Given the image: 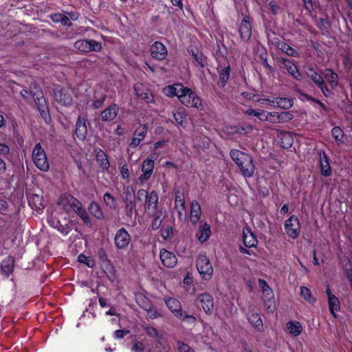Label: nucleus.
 <instances>
[{
    "label": "nucleus",
    "mask_w": 352,
    "mask_h": 352,
    "mask_svg": "<svg viewBox=\"0 0 352 352\" xmlns=\"http://www.w3.org/2000/svg\"><path fill=\"white\" fill-rule=\"evenodd\" d=\"M131 241V237L124 228H119L114 235V245L119 250H126Z\"/></svg>",
    "instance_id": "nucleus-10"
},
{
    "label": "nucleus",
    "mask_w": 352,
    "mask_h": 352,
    "mask_svg": "<svg viewBox=\"0 0 352 352\" xmlns=\"http://www.w3.org/2000/svg\"><path fill=\"white\" fill-rule=\"evenodd\" d=\"M137 199L140 201L144 200V210L147 214H151L159 211L158 194L156 191L152 190L150 193L144 189H140L137 192Z\"/></svg>",
    "instance_id": "nucleus-4"
},
{
    "label": "nucleus",
    "mask_w": 352,
    "mask_h": 352,
    "mask_svg": "<svg viewBox=\"0 0 352 352\" xmlns=\"http://www.w3.org/2000/svg\"><path fill=\"white\" fill-rule=\"evenodd\" d=\"M230 156L244 177L250 178L254 175L255 166L252 157L250 154L238 149H232L230 151Z\"/></svg>",
    "instance_id": "nucleus-2"
},
{
    "label": "nucleus",
    "mask_w": 352,
    "mask_h": 352,
    "mask_svg": "<svg viewBox=\"0 0 352 352\" xmlns=\"http://www.w3.org/2000/svg\"><path fill=\"white\" fill-rule=\"evenodd\" d=\"M121 176L124 179H128L129 177V171L126 164H124L120 170Z\"/></svg>",
    "instance_id": "nucleus-63"
},
{
    "label": "nucleus",
    "mask_w": 352,
    "mask_h": 352,
    "mask_svg": "<svg viewBox=\"0 0 352 352\" xmlns=\"http://www.w3.org/2000/svg\"><path fill=\"white\" fill-rule=\"evenodd\" d=\"M105 99H106V96L103 95L100 98L94 100L91 104L92 108L94 109L100 108L102 106V104H104Z\"/></svg>",
    "instance_id": "nucleus-55"
},
{
    "label": "nucleus",
    "mask_w": 352,
    "mask_h": 352,
    "mask_svg": "<svg viewBox=\"0 0 352 352\" xmlns=\"http://www.w3.org/2000/svg\"><path fill=\"white\" fill-rule=\"evenodd\" d=\"M14 258L12 256H8L3 260L1 264V268L3 273L9 276L12 274L14 269Z\"/></svg>",
    "instance_id": "nucleus-35"
},
{
    "label": "nucleus",
    "mask_w": 352,
    "mask_h": 352,
    "mask_svg": "<svg viewBox=\"0 0 352 352\" xmlns=\"http://www.w3.org/2000/svg\"><path fill=\"white\" fill-rule=\"evenodd\" d=\"M267 119L266 121L272 124L278 123V112H267Z\"/></svg>",
    "instance_id": "nucleus-54"
},
{
    "label": "nucleus",
    "mask_w": 352,
    "mask_h": 352,
    "mask_svg": "<svg viewBox=\"0 0 352 352\" xmlns=\"http://www.w3.org/2000/svg\"><path fill=\"white\" fill-rule=\"evenodd\" d=\"M281 146L285 148H289L293 144V138L291 134L288 132L283 133L281 135Z\"/></svg>",
    "instance_id": "nucleus-46"
},
{
    "label": "nucleus",
    "mask_w": 352,
    "mask_h": 352,
    "mask_svg": "<svg viewBox=\"0 0 352 352\" xmlns=\"http://www.w3.org/2000/svg\"><path fill=\"white\" fill-rule=\"evenodd\" d=\"M178 318L182 320H185L190 324H194L196 322L195 317H194L193 316H191V315H188L184 311L182 312V318Z\"/></svg>",
    "instance_id": "nucleus-57"
},
{
    "label": "nucleus",
    "mask_w": 352,
    "mask_h": 352,
    "mask_svg": "<svg viewBox=\"0 0 352 352\" xmlns=\"http://www.w3.org/2000/svg\"><path fill=\"white\" fill-rule=\"evenodd\" d=\"M160 259L163 265L168 268H173L177 263L175 254L165 249L160 251Z\"/></svg>",
    "instance_id": "nucleus-18"
},
{
    "label": "nucleus",
    "mask_w": 352,
    "mask_h": 352,
    "mask_svg": "<svg viewBox=\"0 0 352 352\" xmlns=\"http://www.w3.org/2000/svg\"><path fill=\"white\" fill-rule=\"evenodd\" d=\"M182 85V84L177 83L173 85L166 86L163 89V93L165 96L168 97L176 96L178 98Z\"/></svg>",
    "instance_id": "nucleus-38"
},
{
    "label": "nucleus",
    "mask_w": 352,
    "mask_h": 352,
    "mask_svg": "<svg viewBox=\"0 0 352 352\" xmlns=\"http://www.w3.org/2000/svg\"><path fill=\"white\" fill-rule=\"evenodd\" d=\"M136 96L144 100L146 103L153 102L154 96L148 88L141 82H137L133 86Z\"/></svg>",
    "instance_id": "nucleus-13"
},
{
    "label": "nucleus",
    "mask_w": 352,
    "mask_h": 352,
    "mask_svg": "<svg viewBox=\"0 0 352 352\" xmlns=\"http://www.w3.org/2000/svg\"><path fill=\"white\" fill-rule=\"evenodd\" d=\"M118 111L119 107L117 104H111L101 112V119L104 121H111L116 118Z\"/></svg>",
    "instance_id": "nucleus-28"
},
{
    "label": "nucleus",
    "mask_w": 352,
    "mask_h": 352,
    "mask_svg": "<svg viewBox=\"0 0 352 352\" xmlns=\"http://www.w3.org/2000/svg\"><path fill=\"white\" fill-rule=\"evenodd\" d=\"M48 223L51 227L56 229L63 235H67L71 231V228L68 225H62L60 221L55 217H50L47 220Z\"/></svg>",
    "instance_id": "nucleus-32"
},
{
    "label": "nucleus",
    "mask_w": 352,
    "mask_h": 352,
    "mask_svg": "<svg viewBox=\"0 0 352 352\" xmlns=\"http://www.w3.org/2000/svg\"><path fill=\"white\" fill-rule=\"evenodd\" d=\"M197 300L201 303L203 310L207 314H210L214 308L213 298L211 295L207 293L199 295Z\"/></svg>",
    "instance_id": "nucleus-20"
},
{
    "label": "nucleus",
    "mask_w": 352,
    "mask_h": 352,
    "mask_svg": "<svg viewBox=\"0 0 352 352\" xmlns=\"http://www.w3.org/2000/svg\"><path fill=\"white\" fill-rule=\"evenodd\" d=\"M10 147L4 143H0V155L7 156L10 153Z\"/></svg>",
    "instance_id": "nucleus-60"
},
{
    "label": "nucleus",
    "mask_w": 352,
    "mask_h": 352,
    "mask_svg": "<svg viewBox=\"0 0 352 352\" xmlns=\"http://www.w3.org/2000/svg\"><path fill=\"white\" fill-rule=\"evenodd\" d=\"M180 102L188 107L195 108L198 110L203 109L201 98L191 89L182 85L178 98Z\"/></svg>",
    "instance_id": "nucleus-3"
},
{
    "label": "nucleus",
    "mask_w": 352,
    "mask_h": 352,
    "mask_svg": "<svg viewBox=\"0 0 352 352\" xmlns=\"http://www.w3.org/2000/svg\"><path fill=\"white\" fill-rule=\"evenodd\" d=\"M98 258L100 261L102 262H107L109 263V261L107 258V255L106 254V252L104 249H100L98 252Z\"/></svg>",
    "instance_id": "nucleus-61"
},
{
    "label": "nucleus",
    "mask_w": 352,
    "mask_h": 352,
    "mask_svg": "<svg viewBox=\"0 0 352 352\" xmlns=\"http://www.w3.org/2000/svg\"><path fill=\"white\" fill-rule=\"evenodd\" d=\"M104 273L106 274L107 277L111 282H113L116 280L114 269L111 263H107V266L106 267Z\"/></svg>",
    "instance_id": "nucleus-52"
},
{
    "label": "nucleus",
    "mask_w": 352,
    "mask_h": 352,
    "mask_svg": "<svg viewBox=\"0 0 352 352\" xmlns=\"http://www.w3.org/2000/svg\"><path fill=\"white\" fill-rule=\"evenodd\" d=\"M178 350L179 352H194L190 346L180 342H178Z\"/></svg>",
    "instance_id": "nucleus-58"
},
{
    "label": "nucleus",
    "mask_w": 352,
    "mask_h": 352,
    "mask_svg": "<svg viewBox=\"0 0 352 352\" xmlns=\"http://www.w3.org/2000/svg\"><path fill=\"white\" fill-rule=\"evenodd\" d=\"M297 93L298 94V98L299 99H300L301 100L304 101V100H307V101H309L311 102H312L313 104V106L315 107V108H317L318 106L320 107L323 110L326 111V107L325 105L321 102L320 100H317V99H315L314 98L311 97V96L307 94H305L303 93L301 90L298 89L297 91Z\"/></svg>",
    "instance_id": "nucleus-36"
},
{
    "label": "nucleus",
    "mask_w": 352,
    "mask_h": 352,
    "mask_svg": "<svg viewBox=\"0 0 352 352\" xmlns=\"http://www.w3.org/2000/svg\"><path fill=\"white\" fill-rule=\"evenodd\" d=\"M266 114L267 111L260 109L257 110L255 117H256L259 120L264 122L267 120Z\"/></svg>",
    "instance_id": "nucleus-62"
},
{
    "label": "nucleus",
    "mask_w": 352,
    "mask_h": 352,
    "mask_svg": "<svg viewBox=\"0 0 352 352\" xmlns=\"http://www.w3.org/2000/svg\"><path fill=\"white\" fill-rule=\"evenodd\" d=\"M148 214L153 217V222L151 224L153 230H157L160 227L162 222L164 218L163 211L159 210Z\"/></svg>",
    "instance_id": "nucleus-39"
},
{
    "label": "nucleus",
    "mask_w": 352,
    "mask_h": 352,
    "mask_svg": "<svg viewBox=\"0 0 352 352\" xmlns=\"http://www.w3.org/2000/svg\"><path fill=\"white\" fill-rule=\"evenodd\" d=\"M164 301L168 309L176 318H182V309L179 301L175 298H165Z\"/></svg>",
    "instance_id": "nucleus-21"
},
{
    "label": "nucleus",
    "mask_w": 352,
    "mask_h": 352,
    "mask_svg": "<svg viewBox=\"0 0 352 352\" xmlns=\"http://www.w3.org/2000/svg\"><path fill=\"white\" fill-rule=\"evenodd\" d=\"M173 118L177 124L184 126L186 115L184 111L177 110L173 112Z\"/></svg>",
    "instance_id": "nucleus-47"
},
{
    "label": "nucleus",
    "mask_w": 352,
    "mask_h": 352,
    "mask_svg": "<svg viewBox=\"0 0 352 352\" xmlns=\"http://www.w3.org/2000/svg\"><path fill=\"white\" fill-rule=\"evenodd\" d=\"M300 228L299 219L295 215H292L284 223V230L286 234L292 239H296L299 236Z\"/></svg>",
    "instance_id": "nucleus-9"
},
{
    "label": "nucleus",
    "mask_w": 352,
    "mask_h": 352,
    "mask_svg": "<svg viewBox=\"0 0 352 352\" xmlns=\"http://www.w3.org/2000/svg\"><path fill=\"white\" fill-rule=\"evenodd\" d=\"M103 200L105 205L111 210L116 209L118 203L116 198L111 195L109 192L104 193L103 196Z\"/></svg>",
    "instance_id": "nucleus-44"
},
{
    "label": "nucleus",
    "mask_w": 352,
    "mask_h": 352,
    "mask_svg": "<svg viewBox=\"0 0 352 352\" xmlns=\"http://www.w3.org/2000/svg\"><path fill=\"white\" fill-rule=\"evenodd\" d=\"M211 235L210 226L206 222L201 221L198 228L196 237L199 242L204 243L208 240Z\"/></svg>",
    "instance_id": "nucleus-19"
},
{
    "label": "nucleus",
    "mask_w": 352,
    "mask_h": 352,
    "mask_svg": "<svg viewBox=\"0 0 352 352\" xmlns=\"http://www.w3.org/2000/svg\"><path fill=\"white\" fill-rule=\"evenodd\" d=\"M88 210L96 219H101L103 218V212L96 202L92 201L88 207Z\"/></svg>",
    "instance_id": "nucleus-40"
},
{
    "label": "nucleus",
    "mask_w": 352,
    "mask_h": 352,
    "mask_svg": "<svg viewBox=\"0 0 352 352\" xmlns=\"http://www.w3.org/2000/svg\"><path fill=\"white\" fill-rule=\"evenodd\" d=\"M31 94L35 104L39 111L42 118L47 122L50 120V116L47 106L46 100L43 96L42 91L40 88L37 87L35 84L30 85Z\"/></svg>",
    "instance_id": "nucleus-6"
},
{
    "label": "nucleus",
    "mask_w": 352,
    "mask_h": 352,
    "mask_svg": "<svg viewBox=\"0 0 352 352\" xmlns=\"http://www.w3.org/2000/svg\"><path fill=\"white\" fill-rule=\"evenodd\" d=\"M247 318L250 323L258 331L263 329V321L257 313L250 311L247 314Z\"/></svg>",
    "instance_id": "nucleus-33"
},
{
    "label": "nucleus",
    "mask_w": 352,
    "mask_h": 352,
    "mask_svg": "<svg viewBox=\"0 0 352 352\" xmlns=\"http://www.w3.org/2000/svg\"><path fill=\"white\" fill-rule=\"evenodd\" d=\"M230 77L229 65L223 67L219 72V80L222 86H224Z\"/></svg>",
    "instance_id": "nucleus-48"
},
{
    "label": "nucleus",
    "mask_w": 352,
    "mask_h": 352,
    "mask_svg": "<svg viewBox=\"0 0 352 352\" xmlns=\"http://www.w3.org/2000/svg\"><path fill=\"white\" fill-rule=\"evenodd\" d=\"M278 123H284L292 120L294 118L293 114L289 111H282L278 113Z\"/></svg>",
    "instance_id": "nucleus-50"
},
{
    "label": "nucleus",
    "mask_w": 352,
    "mask_h": 352,
    "mask_svg": "<svg viewBox=\"0 0 352 352\" xmlns=\"http://www.w3.org/2000/svg\"><path fill=\"white\" fill-rule=\"evenodd\" d=\"M125 212L127 217L131 218L134 212H137L135 209V202L134 199L125 200Z\"/></svg>",
    "instance_id": "nucleus-45"
},
{
    "label": "nucleus",
    "mask_w": 352,
    "mask_h": 352,
    "mask_svg": "<svg viewBox=\"0 0 352 352\" xmlns=\"http://www.w3.org/2000/svg\"><path fill=\"white\" fill-rule=\"evenodd\" d=\"M318 87L321 90V91L322 92V94L325 96V97H327L329 96L330 94V91L329 89H328V87H327V85H325L324 83V81H323L321 84H320Z\"/></svg>",
    "instance_id": "nucleus-64"
},
{
    "label": "nucleus",
    "mask_w": 352,
    "mask_h": 352,
    "mask_svg": "<svg viewBox=\"0 0 352 352\" xmlns=\"http://www.w3.org/2000/svg\"><path fill=\"white\" fill-rule=\"evenodd\" d=\"M331 135L333 138L338 142H342L344 136L342 129L339 126H335L331 130Z\"/></svg>",
    "instance_id": "nucleus-51"
},
{
    "label": "nucleus",
    "mask_w": 352,
    "mask_h": 352,
    "mask_svg": "<svg viewBox=\"0 0 352 352\" xmlns=\"http://www.w3.org/2000/svg\"><path fill=\"white\" fill-rule=\"evenodd\" d=\"M286 329L291 336L298 337L302 331V326L301 323L296 320H291L286 323Z\"/></svg>",
    "instance_id": "nucleus-31"
},
{
    "label": "nucleus",
    "mask_w": 352,
    "mask_h": 352,
    "mask_svg": "<svg viewBox=\"0 0 352 352\" xmlns=\"http://www.w3.org/2000/svg\"><path fill=\"white\" fill-rule=\"evenodd\" d=\"M324 78L333 89H335L337 87L338 83V76L331 69H325Z\"/></svg>",
    "instance_id": "nucleus-37"
},
{
    "label": "nucleus",
    "mask_w": 352,
    "mask_h": 352,
    "mask_svg": "<svg viewBox=\"0 0 352 352\" xmlns=\"http://www.w3.org/2000/svg\"><path fill=\"white\" fill-rule=\"evenodd\" d=\"M32 157L35 166L41 171L46 172L50 168V164L44 148L41 143H38L33 148Z\"/></svg>",
    "instance_id": "nucleus-7"
},
{
    "label": "nucleus",
    "mask_w": 352,
    "mask_h": 352,
    "mask_svg": "<svg viewBox=\"0 0 352 352\" xmlns=\"http://www.w3.org/2000/svg\"><path fill=\"white\" fill-rule=\"evenodd\" d=\"M283 65L287 72L296 80H300L301 74L293 60L284 59Z\"/></svg>",
    "instance_id": "nucleus-30"
},
{
    "label": "nucleus",
    "mask_w": 352,
    "mask_h": 352,
    "mask_svg": "<svg viewBox=\"0 0 352 352\" xmlns=\"http://www.w3.org/2000/svg\"><path fill=\"white\" fill-rule=\"evenodd\" d=\"M243 241L244 245L248 248L256 247L258 242L256 237L248 228L243 229Z\"/></svg>",
    "instance_id": "nucleus-25"
},
{
    "label": "nucleus",
    "mask_w": 352,
    "mask_h": 352,
    "mask_svg": "<svg viewBox=\"0 0 352 352\" xmlns=\"http://www.w3.org/2000/svg\"><path fill=\"white\" fill-rule=\"evenodd\" d=\"M148 132V127L146 124H140L135 129L132 138L130 145L133 147H137L140 142L146 138Z\"/></svg>",
    "instance_id": "nucleus-17"
},
{
    "label": "nucleus",
    "mask_w": 352,
    "mask_h": 352,
    "mask_svg": "<svg viewBox=\"0 0 352 352\" xmlns=\"http://www.w3.org/2000/svg\"><path fill=\"white\" fill-rule=\"evenodd\" d=\"M56 100L64 106H70L73 102V98L69 89L56 88L54 89Z\"/></svg>",
    "instance_id": "nucleus-14"
},
{
    "label": "nucleus",
    "mask_w": 352,
    "mask_h": 352,
    "mask_svg": "<svg viewBox=\"0 0 352 352\" xmlns=\"http://www.w3.org/2000/svg\"><path fill=\"white\" fill-rule=\"evenodd\" d=\"M276 106L283 109H288L293 106V101L288 98H275Z\"/></svg>",
    "instance_id": "nucleus-43"
},
{
    "label": "nucleus",
    "mask_w": 352,
    "mask_h": 352,
    "mask_svg": "<svg viewBox=\"0 0 352 352\" xmlns=\"http://www.w3.org/2000/svg\"><path fill=\"white\" fill-rule=\"evenodd\" d=\"M87 133V129L85 120L79 116L76 123L75 133L79 139L83 140L85 138Z\"/></svg>",
    "instance_id": "nucleus-34"
},
{
    "label": "nucleus",
    "mask_w": 352,
    "mask_h": 352,
    "mask_svg": "<svg viewBox=\"0 0 352 352\" xmlns=\"http://www.w3.org/2000/svg\"><path fill=\"white\" fill-rule=\"evenodd\" d=\"M74 47L77 50L83 52H89L91 51L100 52L102 49V45L100 43L95 40L88 39L76 41L74 43Z\"/></svg>",
    "instance_id": "nucleus-11"
},
{
    "label": "nucleus",
    "mask_w": 352,
    "mask_h": 352,
    "mask_svg": "<svg viewBox=\"0 0 352 352\" xmlns=\"http://www.w3.org/2000/svg\"><path fill=\"white\" fill-rule=\"evenodd\" d=\"M319 163L320 166V173L324 177H328L331 175L332 170L329 164V159L323 151L318 152Z\"/></svg>",
    "instance_id": "nucleus-22"
},
{
    "label": "nucleus",
    "mask_w": 352,
    "mask_h": 352,
    "mask_svg": "<svg viewBox=\"0 0 352 352\" xmlns=\"http://www.w3.org/2000/svg\"><path fill=\"white\" fill-rule=\"evenodd\" d=\"M94 153L96 154V161L100 168L103 170H108L109 168L110 164L105 152L100 148H96L94 149Z\"/></svg>",
    "instance_id": "nucleus-24"
},
{
    "label": "nucleus",
    "mask_w": 352,
    "mask_h": 352,
    "mask_svg": "<svg viewBox=\"0 0 352 352\" xmlns=\"http://www.w3.org/2000/svg\"><path fill=\"white\" fill-rule=\"evenodd\" d=\"M307 74L317 87L324 81L322 76L313 68H309Z\"/></svg>",
    "instance_id": "nucleus-41"
},
{
    "label": "nucleus",
    "mask_w": 352,
    "mask_h": 352,
    "mask_svg": "<svg viewBox=\"0 0 352 352\" xmlns=\"http://www.w3.org/2000/svg\"><path fill=\"white\" fill-rule=\"evenodd\" d=\"M144 344L142 342L135 341L132 346L133 352H142L144 350Z\"/></svg>",
    "instance_id": "nucleus-56"
},
{
    "label": "nucleus",
    "mask_w": 352,
    "mask_h": 352,
    "mask_svg": "<svg viewBox=\"0 0 352 352\" xmlns=\"http://www.w3.org/2000/svg\"><path fill=\"white\" fill-rule=\"evenodd\" d=\"M78 261L80 263L87 265L89 267H94L96 265L95 261L90 257L86 256L85 255L80 254L78 257Z\"/></svg>",
    "instance_id": "nucleus-49"
},
{
    "label": "nucleus",
    "mask_w": 352,
    "mask_h": 352,
    "mask_svg": "<svg viewBox=\"0 0 352 352\" xmlns=\"http://www.w3.org/2000/svg\"><path fill=\"white\" fill-rule=\"evenodd\" d=\"M145 331L146 333L152 338H157L158 337V332L157 329L153 327H145Z\"/></svg>",
    "instance_id": "nucleus-59"
},
{
    "label": "nucleus",
    "mask_w": 352,
    "mask_h": 352,
    "mask_svg": "<svg viewBox=\"0 0 352 352\" xmlns=\"http://www.w3.org/2000/svg\"><path fill=\"white\" fill-rule=\"evenodd\" d=\"M175 208L177 210L179 219H182L186 212V204L184 194L177 191L175 196Z\"/></svg>",
    "instance_id": "nucleus-26"
},
{
    "label": "nucleus",
    "mask_w": 352,
    "mask_h": 352,
    "mask_svg": "<svg viewBox=\"0 0 352 352\" xmlns=\"http://www.w3.org/2000/svg\"><path fill=\"white\" fill-rule=\"evenodd\" d=\"M135 298L138 304L147 311V314L150 318L155 319L162 316L158 311L152 306L144 295L137 294L135 296Z\"/></svg>",
    "instance_id": "nucleus-12"
},
{
    "label": "nucleus",
    "mask_w": 352,
    "mask_h": 352,
    "mask_svg": "<svg viewBox=\"0 0 352 352\" xmlns=\"http://www.w3.org/2000/svg\"><path fill=\"white\" fill-rule=\"evenodd\" d=\"M239 32L242 41H248L252 35L251 19L250 16H245L242 19L239 27Z\"/></svg>",
    "instance_id": "nucleus-15"
},
{
    "label": "nucleus",
    "mask_w": 352,
    "mask_h": 352,
    "mask_svg": "<svg viewBox=\"0 0 352 352\" xmlns=\"http://www.w3.org/2000/svg\"><path fill=\"white\" fill-rule=\"evenodd\" d=\"M197 269L202 277L205 280L211 278L213 269L208 258L204 254H199L196 261Z\"/></svg>",
    "instance_id": "nucleus-8"
},
{
    "label": "nucleus",
    "mask_w": 352,
    "mask_h": 352,
    "mask_svg": "<svg viewBox=\"0 0 352 352\" xmlns=\"http://www.w3.org/2000/svg\"><path fill=\"white\" fill-rule=\"evenodd\" d=\"M158 156L159 153H153L143 160L141 166L142 174L138 178V184L143 185L151 177L155 167V161Z\"/></svg>",
    "instance_id": "nucleus-5"
},
{
    "label": "nucleus",
    "mask_w": 352,
    "mask_h": 352,
    "mask_svg": "<svg viewBox=\"0 0 352 352\" xmlns=\"http://www.w3.org/2000/svg\"><path fill=\"white\" fill-rule=\"evenodd\" d=\"M280 48L282 51L285 52L289 56H295L297 54V52L285 43H280Z\"/></svg>",
    "instance_id": "nucleus-53"
},
{
    "label": "nucleus",
    "mask_w": 352,
    "mask_h": 352,
    "mask_svg": "<svg viewBox=\"0 0 352 352\" xmlns=\"http://www.w3.org/2000/svg\"><path fill=\"white\" fill-rule=\"evenodd\" d=\"M327 294L328 296V304L330 313L333 315L334 318L337 317V315L335 311L340 310V305L338 298L331 293L329 287H327Z\"/></svg>",
    "instance_id": "nucleus-23"
},
{
    "label": "nucleus",
    "mask_w": 352,
    "mask_h": 352,
    "mask_svg": "<svg viewBox=\"0 0 352 352\" xmlns=\"http://www.w3.org/2000/svg\"><path fill=\"white\" fill-rule=\"evenodd\" d=\"M151 56L159 60H165L168 51L165 45L159 41L155 42L150 48Z\"/></svg>",
    "instance_id": "nucleus-16"
},
{
    "label": "nucleus",
    "mask_w": 352,
    "mask_h": 352,
    "mask_svg": "<svg viewBox=\"0 0 352 352\" xmlns=\"http://www.w3.org/2000/svg\"><path fill=\"white\" fill-rule=\"evenodd\" d=\"M58 205L66 213L74 211L87 226H91V221L86 209L77 198L70 194H63L60 197Z\"/></svg>",
    "instance_id": "nucleus-1"
},
{
    "label": "nucleus",
    "mask_w": 352,
    "mask_h": 352,
    "mask_svg": "<svg viewBox=\"0 0 352 352\" xmlns=\"http://www.w3.org/2000/svg\"><path fill=\"white\" fill-rule=\"evenodd\" d=\"M262 299L265 307L270 311H273L275 309V300L272 289H267L262 292Z\"/></svg>",
    "instance_id": "nucleus-29"
},
{
    "label": "nucleus",
    "mask_w": 352,
    "mask_h": 352,
    "mask_svg": "<svg viewBox=\"0 0 352 352\" xmlns=\"http://www.w3.org/2000/svg\"><path fill=\"white\" fill-rule=\"evenodd\" d=\"M201 210L197 201L193 200L190 204V221L193 225H196L200 219Z\"/></svg>",
    "instance_id": "nucleus-27"
},
{
    "label": "nucleus",
    "mask_w": 352,
    "mask_h": 352,
    "mask_svg": "<svg viewBox=\"0 0 352 352\" xmlns=\"http://www.w3.org/2000/svg\"><path fill=\"white\" fill-rule=\"evenodd\" d=\"M300 294L302 298L308 302L314 304L316 302V298L312 296L311 290L305 286H301L300 288Z\"/></svg>",
    "instance_id": "nucleus-42"
}]
</instances>
